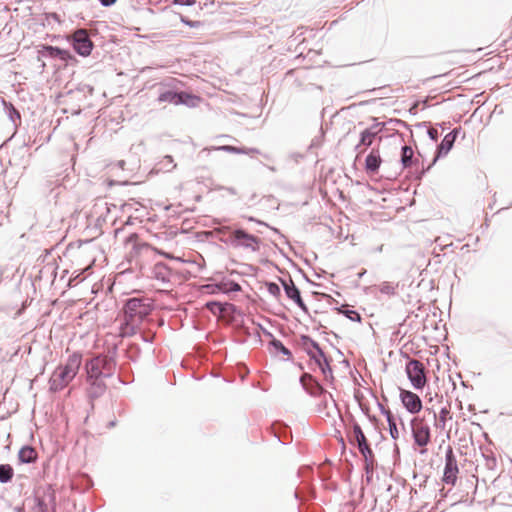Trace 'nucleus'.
Listing matches in <instances>:
<instances>
[{
  "instance_id": "f257e3e1",
  "label": "nucleus",
  "mask_w": 512,
  "mask_h": 512,
  "mask_svg": "<svg viewBox=\"0 0 512 512\" xmlns=\"http://www.w3.org/2000/svg\"><path fill=\"white\" fill-rule=\"evenodd\" d=\"M117 351L118 347L114 345L108 351V354H99L87 360L85 363V371L88 377L95 376L101 379L111 378L117 367Z\"/></svg>"
},
{
  "instance_id": "f03ea898",
  "label": "nucleus",
  "mask_w": 512,
  "mask_h": 512,
  "mask_svg": "<svg viewBox=\"0 0 512 512\" xmlns=\"http://www.w3.org/2000/svg\"><path fill=\"white\" fill-rule=\"evenodd\" d=\"M153 309L154 306L149 298L130 297L124 301L122 313L124 317L142 323Z\"/></svg>"
},
{
  "instance_id": "7ed1b4c3",
  "label": "nucleus",
  "mask_w": 512,
  "mask_h": 512,
  "mask_svg": "<svg viewBox=\"0 0 512 512\" xmlns=\"http://www.w3.org/2000/svg\"><path fill=\"white\" fill-rule=\"evenodd\" d=\"M228 242L233 248H243L257 252L260 250L261 239L248 233L243 228H235L230 233Z\"/></svg>"
},
{
  "instance_id": "20e7f679",
  "label": "nucleus",
  "mask_w": 512,
  "mask_h": 512,
  "mask_svg": "<svg viewBox=\"0 0 512 512\" xmlns=\"http://www.w3.org/2000/svg\"><path fill=\"white\" fill-rule=\"evenodd\" d=\"M32 512H49V505L55 507L56 493L51 484L39 486L34 491Z\"/></svg>"
},
{
  "instance_id": "39448f33",
  "label": "nucleus",
  "mask_w": 512,
  "mask_h": 512,
  "mask_svg": "<svg viewBox=\"0 0 512 512\" xmlns=\"http://www.w3.org/2000/svg\"><path fill=\"white\" fill-rule=\"evenodd\" d=\"M159 103L167 102L174 105H185L187 107H195L200 101V97L185 91L167 89L161 91L157 97Z\"/></svg>"
},
{
  "instance_id": "423d86ee",
  "label": "nucleus",
  "mask_w": 512,
  "mask_h": 512,
  "mask_svg": "<svg viewBox=\"0 0 512 512\" xmlns=\"http://www.w3.org/2000/svg\"><path fill=\"white\" fill-rule=\"evenodd\" d=\"M405 372L411 386L416 390H422L427 383L425 366L417 359L408 357Z\"/></svg>"
},
{
  "instance_id": "0eeeda50",
  "label": "nucleus",
  "mask_w": 512,
  "mask_h": 512,
  "mask_svg": "<svg viewBox=\"0 0 512 512\" xmlns=\"http://www.w3.org/2000/svg\"><path fill=\"white\" fill-rule=\"evenodd\" d=\"M295 343L307 354L310 361L315 365H320V361L326 356L319 343L312 339L309 335H300Z\"/></svg>"
},
{
  "instance_id": "6e6552de",
  "label": "nucleus",
  "mask_w": 512,
  "mask_h": 512,
  "mask_svg": "<svg viewBox=\"0 0 512 512\" xmlns=\"http://www.w3.org/2000/svg\"><path fill=\"white\" fill-rule=\"evenodd\" d=\"M412 438L414 443L419 447H422L420 454H425L427 449L425 448L431 440V430L427 424L418 423V419H411Z\"/></svg>"
},
{
  "instance_id": "1a4fd4ad",
  "label": "nucleus",
  "mask_w": 512,
  "mask_h": 512,
  "mask_svg": "<svg viewBox=\"0 0 512 512\" xmlns=\"http://www.w3.org/2000/svg\"><path fill=\"white\" fill-rule=\"evenodd\" d=\"M459 468L453 449L449 446L445 453V466L442 481L447 485L454 486L457 481Z\"/></svg>"
},
{
  "instance_id": "9d476101",
  "label": "nucleus",
  "mask_w": 512,
  "mask_h": 512,
  "mask_svg": "<svg viewBox=\"0 0 512 512\" xmlns=\"http://www.w3.org/2000/svg\"><path fill=\"white\" fill-rule=\"evenodd\" d=\"M278 280L284 289L286 297L292 300L305 314L310 316L309 309L301 296V291L294 281L291 278L289 280H285L281 277H279Z\"/></svg>"
},
{
  "instance_id": "9b49d317",
  "label": "nucleus",
  "mask_w": 512,
  "mask_h": 512,
  "mask_svg": "<svg viewBox=\"0 0 512 512\" xmlns=\"http://www.w3.org/2000/svg\"><path fill=\"white\" fill-rule=\"evenodd\" d=\"M74 378L62 365H59L49 379V391L57 393L63 390Z\"/></svg>"
},
{
  "instance_id": "f8f14e48",
  "label": "nucleus",
  "mask_w": 512,
  "mask_h": 512,
  "mask_svg": "<svg viewBox=\"0 0 512 512\" xmlns=\"http://www.w3.org/2000/svg\"><path fill=\"white\" fill-rule=\"evenodd\" d=\"M399 391L400 401L408 413L414 415L422 410V400L416 393L402 388H399Z\"/></svg>"
},
{
  "instance_id": "ddd939ff",
  "label": "nucleus",
  "mask_w": 512,
  "mask_h": 512,
  "mask_svg": "<svg viewBox=\"0 0 512 512\" xmlns=\"http://www.w3.org/2000/svg\"><path fill=\"white\" fill-rule=\"evenodd\" d=\"M72 45L74 50L82 56L89 55L93 47L86 30L83 29L74 32L72 35Z\"/></svg>"
},
{
  "instance_id": "4468645a",
  "label": "nucleus",
  "mask_w": 512,
  "mask_h": 512,
  "mask_svg": "<svg viewBox=\"0 0 512 512\" xmlns=\"http://www.w3.org/2000/svg\"><path fill=\"white\" fill-rule=\"evenodd\" d=\"M350 424L351 427L347 432L349 443L353 446H357V448L368 445L369 441L367 437L365 436L359 423L352 415L350 416Z\"/></svg>"
},
{
  "instance_id": "2eb2a0df",
  "label": "nucleus",
  "mask_w": 512,
  "mask_h": 512,
  "mask_svg": "<svg viewBox=\"0 0 512 512\" xmlns=\"http://www.w3.org/2000/svg\"><path fill=\"white\" fill-rule=\"evenodd\" d=\"M172 275L173 270L162 261L155 263L149 268V273H147L148 277L155 279L162 284L170 283Z\"/></svg>"
},
{
  "instance_id": "dca6fc26",
  "label": "nucleus",
  "mask_w": 512,
  "mask_h": 512,
  "mask_svg": "<svg viewBox=\"0 0 512 512\" xmlns=\"http://www.w3.org/2000/svg\"><path fill=\"white\" fill-rule=\"evenodd\" d=\"M87 382H88L89 386L86 390V393H87V397L91 403V409L93 410L94 409V403H93L94 400L101 397L105 393L107 386H106L105 382L103 381V379L95 377V376H93V377L87 376Z\"/></svg>"
},
{
  "instance_id": "f3484780",
  "label": "nucleus",
  "mask_w": 512,
  "mask_h": 512,
  "mask_svg": "<svg viewBox=\"0 0 512 512\" xmlns=\"http://www.w3.org/2000/svg\"><path fill=\"white\" fill-rule=\"evenodd\" d=\"M466 73L467 72L455 73L454 70H451L449 72H445V73H441V74H437V75H433V76H430L428 78H425V79L422 80V83L425 84V83H427L429 81H432V80L441 82L442 80H444L446 78L455 76L456 79H457L456 81H453V82L449 81L448 82V85H451V86L455 87L456 85L464 83V82L468 81L470 78L473 77V76H467Z\"/></svg>"
},
{
  "instance_id": "a211bd4d",
  "label": "nucleus",
  "mask_w": 512,
  "mask_h": 512,
  "mask_svg": "<svg viewBox=\"0 0 512 512\" xmlns=\"http://www.w3.org/2000/svg\"><path fill=\"white\" fill-rule=\"evenodd\" d=\"M382 164L379 148H372L365 158L364 168L367 174H377Z\"/></svg>"
},
{
  "instance_id": "6ab92c4d",
  "label": "nucleus",
  "mask_w": 512,
  "mask_h": 512,
  "mask_svg": "<svg viewBox=\"0 0 512 512\" xmlns=\"http://www.w3.org/2000/svg\"><path fill=\"white\" fill-rule=\"evenodd\" d=\"M401 170L413 169L419 166V160L414 156L411 146L403 145L400 152Z\"/></svg>"
},
{
  "instance_id": "aec40b11",
  "label": "nucleus",
  "mask_w": 512,
  "mask_h": 512,
  "mask_svg": "<svg viewBox=\"0 0 512 512\" xmlns=\"http://www.w3.org/2000/svg\"><path fill=\"white\" fill-rule=\"evenodd\" d=\"M212 293L221 292L224 294L241 291V285L229 278L223 277L219 282L210 285Z\"/></svg>"
},
{
  "instance_id": "412c9836",
  "label": "nucleus",
  "mask_w": 512,
  "mask_h": 512,
  "mask_svg": "<svg viewBox=\"0 0 512 512\" xmlns=\"http://www.w3.org/2000/svg\"><path fill=\"white\" fill-rule=\"evenodd\" d=\"M39 56L43 58H51L65 62L71 59V55L68 51L55 48L52 46L42 47V49L39 50Z\"/></svg>"
},
{
  "instance_id": "4be33fe9",
  "label": "nucleus",
  "mask_w": 512,
  "mask_h": 512,
  "mask_svg": "<svg viewBox=\"0 0 512 512\" xmlns=\"http://www.w3.org/2000/svg\"><path fill=\"white\" fill-rule=\"evenodd\" d=\"M206 307L212 312V313H223L226 310H229L233 314H237L239 316H243L242 311L234 304L231 303H222L219 301H209L206 303Z\"/></svg>"
},
{
  "instance_id": "5701e85b",
  "label": "nucleus",
  "mask_w": 512,
  "mask_h": 512,
  "mask_svg": "<svg viewBox=\"0 0 512 512\" xmlns=\"http://www.w3.org/2000/svg\"><path fill=\"white\" fill-rule=\"evenodd\" d=\"M375 139L373 134L366 128L360 132L359 142L354 147V150L358 152L357 158L373 145Z\"/></svg>"
},
{
  "instance_id": "b1692460",
  "label": "nucleus",
  "mask_w": 512,
  "mask_h": 512,
  "mask_svg": "<svg viewBox=\"0 0 512 512\" xmlns=\"http://www.w3.org/2000/svg\"><path fill=\"white\" fill-rule=\"evenodd\" d=\"M141 324L142 323H138L135 320L128 319L127 317H124L123 321L121 322V324L119 326L118 336L121 338L134 336L137 333L138 327Z\"/></svg>"
},
{
  "instance_id": "393cba45",
  "label": "nucleus",
  "mask_w": 512,
  "mask_h": 512,
  "mask_svg": "<svg viewBox=\"0 0 512 512\" xmlns=\"http://www.w3.org/2000/svg\"><path fill=\"white\" fill-rule=\"evenodd\" d=\"M268 349L272 356L283 355L286 356V361H292V352L288 349L282 341L277 338H273V342L268 343Z\"/></svg>"
},
{
  "instance_id": "a878e982",
  "label": "nucleus",
  "mask_w": 512,
  "mask_h": 512,
  "mask_svg": "<svg viewBox=\"0 0 512 512\" xmlns=\"http://www.w3.org/2000/svg\"><path fill=\"white\" fill-rule=\"evenodd\" d=\"M455 141L453 136L445 135L441 142L438 144L434 155V162H437L440 158L445 157L453 148Z\"/></svg>"
},
{
  "instance_id": "bb28decb",
  "label": "nucleus",
  "mask_w": 512,
  "mask_h": 512,
  "mask_svg": "<svg viewBox=\"0 0 512 512\" xmlns=\"http://www.w3.org/2000/svg\"><path fill=\"white\" fill-rule=\"evenodd\" d=\"M273 428L275 430V437L281 444L286 445L290 443L292 436L290 428L287 424L283 422H275L273 424Z\"/></svg>"
},
{
  "instance_id": "cd10ccee",
  "label": "nucleus",
  "mask_w": 512,
  "mask_h": 512,
  "mask_svg": "<svg viewBox=\"0 0 512 512\" xmlns=\"http://www.w3.org/2000/svg\"><path fill=\"white\" fill-rule=\"evenodd\" d=\"M81 363L82 354L80 352H74L68 357L67 362L62 365V367L68 371L72 377H76L81 367Z\"/></svg>"
},
{
  "instance_id": "c85d7f7f",
  "label": "nucleus",
  "mask_w": 512,
  "mask_h": 512,
  "mask_svg": "<svg viewBox=\"0 0 512 512\" xmlns=\"http://www.w3.org/2000/svg\"><path fill=\"white\" fill-rule=\"evenodd\" d=\"M37 460V452L30 445H24L18 452V461L21 464H31Z\"/></svg>"
},
{
  "instance_id": "c756f323",
  "label": "nucleus",
  "mask_w": 512,
  "mask_h": 512,
  "mask_svg": "<svg viewBox=\"0 0 512 512\" xmlns=\"http://www.w3.org/2000/svg\"><path fill=\"white\" fill-rule=\"evenodd\" d=\"M212 149L216 150V151H225V152L232 153V154H247V155L261 154L259 149L253 148V147L247 148V147H236V146H232V145H221V146L213 147Z\"/></svg>"
},
{
  "instance_id": "7c9ffc66",
  "label": "nucleus",
  "mask_w": 512,
  "mask_h": 512,
  "mask_svg": "<svg viewBox=\"0 0 512 512\" xmlns=\"http://www.w3.org/2000/svg\"><path fill=\"white\" fill-rule=\"evenodd\" d=\"M0 101L3 105L5 114L11 120L15 127H17V121L21 122V114L19 110L10 102L0 97Z\"/></svg>"
},
{
  "instance_id": "2f4dec72",
  "label": "nucleus",
  "mask_w": 512,
  "mask_h": 512,
  "mask_svg": "<svg viewBox=\"0 0 512 512\" xmlns=\"http://www.w3.org/2000/svg\"><path fill=\"white\" fill-rule=\"evenodd\" d=\"M331 361H332L331 357L326 355L320 361V365H317V366L319 367L322 375L324 376V379L327 382L333 383L335 378H334L333 370H332V367H331Z\"/></svg>"
},
{
  "instance_id": "473e14b6",
  "label": "nucleus",
  "mask_w": 512,
  "mask_h": 512,
  "mask_svg": "<svg viewBox=\"0 0 512 512\" xmlns=\"http://www.w3.org/2000/svg\"><path fill=\"white\" fill-rule=\"evenodd\" d=\"M301 387L307 394H309L312 397H319V396L323 395L324 393H326V390L324 389V387L321 385V383L319 382V380L317 378H316V383L309 382V383L304 384Z\"/></svg>"
},
{
  "instance_id": "72a5a7b5",
  "label": "nucleus",
  "mask_w": 512,
  "mask_h": 512,
  "mask_svg": "<svg viewBox=\"0 0 512 512\" xmlns=\"http://www.w3.org/2000/svg\"><path fill=\"white\" fill-rule=\"evenodd\" d=\"M429 412L433 413V418L435 420V427L438 429H445L446 420L447 418H451L450 416V410L447 407H442L440 409L439 415L435 413V411L427 409Z\"/></svg>"
},
{
  "instance_id": "f704fd0d",
  "label": "nucleus",
  "mask_w": 512,
  "mask_h": 512,
  "mask_svg": "<svg viewBox=\"0 0 512 512\" xmlns=\"http://www.w3.org/2000/svg\"><path fill=\"white\" fill-rule=\"evenodd\" d=\"M334 310L337 311L338 314L343 315L352 322L360 323L362 321V316L360 315V313H358L356 310L349 309L345 305L335 307Z\"/></svg>"
},
{
  "instance_id": "c9c22d12",
  "label": "nucleus",
  "mask_w": 512,
  "mask_h": 512,
  "mask_svg": "<svg viewBox=\"0 0 512 512\" xmlns=\"http://www.w3.org/2000/svg\"><path fill=\"white\" fill-rule=\"evenodd\" d=\"M176 167L174 159L171 155H165L161 161H159L154 169L156 172H170Z\"/></svg>"
},
{
  "instance_id": "e433bc0d",
  "label": "nucleus",
  "mask_w": 512,
  "mask_h": 512,
  "mask_svg": "<svg viewBox=\"0 0 512 512\" xmlns=\"http://www.w3.org/2000/svg\"><path fill=\"white\" fill-rule=\"evenodd\" d=\"M436 162H434V159L428 166H424L423 164L419 163V166L415 167L413 171H411V178L416 181H420L429 171L430 169L435 165Z\"/></svg>"
},
{
  "instance_id": "4c0bfd02",
  "label": "nucleus",
  "mask_w": 512,
  "mask_h": 512,
  "mask_svg": "<svg viewBox=\"0 0 512 512\" xmlns=\"http://www.w3.org/2000/svg\"><path fill=\"white\" fill-rule=\"evenodd\" d=\"M14 469L10 464H0V483L6 484L12 481Z\"/></svg>"
},
{
  "instance_id": "58836bf2",
  "label": "nucleus",
  "mask_w": 512,
  "mask_h": 512,
  "mask_svg": "<svg viewBox=\"0 0 512 512\" xmlns=\"http://www.w3.org/2000/svg\"><path fill=\"white\" fill-rule=\"evenodd\" d=\"M373 124L370 127H367L366 129L370 131L375 138H378L379 141L382 139V132L387 126V122H379L376 118H373Z\"/></svg>"
},
{
  "instance_id": "ea45409f",
  "label": "nucleus",
  "mask_w": 512,
  "mask_h": 512,
  "mask_svg": "<svg viewBox=\"0 0 512 512\" xmlns=\"http://www.w3.org/2000/svg\"><path fill=\"white\" fill-rule=\"evenodd\" d=\"M358 450H359L360 454L364 458V464H367V463H377L376 459H375L374 452L371 449L370 444H368L366 446H363V447H360V448H358Z\"/></svg>"
},
{
  "instance_id": "a19ab883",
  "label": "nucleus",
  "mask_w": 512,
  "mask_h": 512,
  "mask_svg": "<svg viewBox=\"0 0 512 512\" xmlns=\"http://www.w3.org/2000/svg\"><path fill=\"white\" fill-rule=\"evenodd\" d=\"M265 287L270 295L274 298L279 299L281 297V288L280 286L272 281H267L265 283Z\"/></svg>"
},
{
  "instance_id": "79ce46f5",
  "label": "nucleus",
  "mask_w": 512,
  "mask_h": 512,
  "mask_svg": "<svg viewBox=\"0 0 512 512\" xmlns=\"http://www.w3.org/2000/svg\"><path fill=\"white\" fill-rule=\"evenodd\" d=\"M140 353H141V349L138 344L130 343L128 345V358L131 361L136 362Z\"/></svg>"
},
{
  "instance_id": "37998d69",
  "label": "nucleus",
  "mask_w": 512,
  "mask_h": 512,
  "mask_svg": "<svg viewBox=\"0 0 512 512\" xmlns=\"http://www.w3.org/2000/svg\"><path fill=\"white\" fill-rule=\"evenodd\" d=\"M396 287L397 285H394L391 282H383L380 285L379 291L385 295H394L396 293Z\"/></svg>"
},
{
  "instance_id": "c03bdc74",
  "label": "nucleus",
  "mask_w": 512,
  "mask_h": 512,
  "mask_svg": "<svg viewBox=\"0 0 512 512\" xmlns=\"http://www.w3.org/2000/svg\"><path fill=\"white\" fill-rule=\"evenodd\" d=\"M377 463H367L364 464V471L366 474V480L367 482H371L374 468L376 467Z\"/></svg>"
},
{
  "instance_id": "a18cd8bd",
  "label": "nucleus",
  "mask_w": 512,
  "mask_h": 512,
  "mask_svg": "<svg viewBox=\"0 0 512 512\" xmlns=\"http://www.w3.org/2000/svg\"><path fill=\"white\" fill-rule=\"evenodd\" d=\"M314 382L316 383V377H314L311 373L303 372V374L299 378V383L303 386L306 383Z\"/></svg>"
},
{
  "instance_id": "49530a36",
  "label": "nucleus",
  "mask_w": 512,
  "mask_h": 512,
  "mask_svg": "<svg viewBox=\"0 0 512 512\" xmlns=\"http://www.w3.org/2000/svg\"><path fill=\"white\" fill-rule=\"evenodd\" d=\"M485 457V460H486V466L489 468V469H494L497 465V460H496V457L494 454H490V455H484Z\"/></svg>"
},
{
  "instance_id": "de8ad7c7",
  "label": "nucleus",
  "mask_w": 512,
  "mask_h": 512,
  "mask_svg": "<svg viewBox=\"0 0 512 512\" xmlns=\"http://www.w3.org/2000/svg\"><path fill=\"white\" fill-rule=\"evenodd\" d=\"M387 125H398V126H401V127H404L406 129H410V125L408 123H406L405 121L401 120V119H397V118H391L387 121Z\"/></svg>"
},
{
  "instance_id": "09e8293b",
  "label": "nucleus",
  "mask_w": 512,
  "mask_h": 512,
  "mask_svg": "<svg viewBox=\"0 0 512 512\" xmlns=\"http://www.w3.org/2000/svg\"><path fill=\"white\" fill-rule=\"evenodd\" d=\"M152 249L153 248L147 243L135 244L133 246V250L135 253H140L142 251H150Z\"/></svg>"
},
{
  "instance_id": "8fccbe9b",
  "label": "nucleus",
  "mask_w": 512,
  "mask_h": 512,
  "mask_svg": "<svg viewBox=\"0 0 512 512\" xmlns=\"http://www.w3.org/2000/svg\"><path fill=\"white\" fill-rule=\"evenodd\" d=\"M154 250L156 253H158L161 256H164L167 259L183 262V260L180 257L174 256L171 253H168L163 250L156 249V248Z\"/></svg>"
},
{
  "instance_id": "3c124183",
  "label": "nucleus",
  "mask_w": 512,
  "mask_h": 512,
  "mask_svg": "<svg viewBox=\"0 0 512 512\" xmlns=\"http://www.w3.org/2000/svg\"><path fill=\"white\" fill-rule=\"evenodd\" d=\"M389 434L393 440H396L399 437V432L397 429V423L388 424Z\"/></svg>"
},
{
  "instance_id": "603ef678",
  "label": "nucleus",
  "mask_w": 512,
  "mask_h": 512,
  "mask_svg": "<svg viewBox=\"0 0 512 512\" xmlns=\"http://www.w3.org/2000/svg\"><path fill=\"white\" fill-rule=\"evenodd\" d=\"M427 135L434 142H436L439 138V132L437 129L434 128L427 129Z\"/></svg>"
},
{
  "instance_id": "864d4df0",
  "label": "nucleus",
  "mask_w": 512,
  "mask_h": 512,
  "mask_svg": "<svg viewBox=\"0 0 512 512\" xmlns=\"http://www.w3.org/2000/svg\"><path fill=\"white\" fill-rule=\"evenodd\" d=\"M431 99H432V97H431V96H427V97H425V98H424V99H422V100H417V101L415 102V105L422 104V105H423V109L428 108V107H430V106H431V103H430Z\"/></svg>"
},
{
  "instance_id": "5fc2aeb1",
  "label": "nucleus",
  "mask_w": 512,
  "mask_h": 512,
  "mask_svg": "<svg viewBox=\"0 0 512 512\" xmlns=\"http://www.w3.org/2000/svg\"><path fill=\"white\" fill-rule=\"evenodd\" d=\"M234 229H232L230 226H221L219 228L216 229V232L221 234V235H230V233L233 231Z\"/></svg>"
},
{
  "instance_id": "6e6d98bb",
  "label": "nucleus",
  "mask_w": 512,
  "mask_h": 512,
  "mask_svg": "<svg viewBox=\"0 0 512 512\" xmlns=\"http://www.w3.org/2000/svg\"><path fill=\"white\" fill-rule=\"evenodd\" d=\"M461 131H462L461 127H456L452 131H450L447 135L453 136V140L456 141V139H457L458 135L461 133Z\"/></svg>"
},
{
  "instance_id": "4d7b16f0",
  "label": "nucleus",
  "mask_w": 512,
  "mask_h": 512,
  "mask_svg": "<svg viewBox=\"0 0 512 512\" xmlns=\"http://www.w3.org/2000/svg\"><path fill=\"white\" fill-rule=\"evenodd\" d=\"M260 329L262 330L263 334L270 338V342H273V338H276L269 330L264 328L261 324H259Z\"/></svg>"
},
{
  "instance_id": "13d9d810",
  "label": "nucleus",
  "mask_w": 512,
  "mask_h": 512,
  "mask_svg": "<svg viewBox=\"0 0 512 512\" xmlns=\"http://www.w3.org/2000/svg\"><path fill=\"white\" fill-rule=\"evenodd\" d=\"M377 406H378V409L380 411V413L385 417L386 415L389 414V412H391L388 408H386L383 404H381L380 402L377 403Z\"/></svg>"
},
{
  "instance_id": "bf43d9fd",
  "label": "nucleus",
  "mask_w": 512,
  "mask_h": 512,
  "mask_svg": "<svg viewBox=\"0 0 512 512\" xmlns=\"http://www.w3.org/2000/svg\"><path fill=\"white\" fill-rule=\"evenodd\" d=\"M78 91H81V92H87L89 94H92L93 92V87L90 86V85H87V84H83L82 86H80L78 88Z\"/></svg>"
},
{
  "instance_id": "052dcab7",
  "label": "nucleus",
  "mask_w": 512,
  "mask_h": 512,
  "mask_svg": "<svg viewBox=\"0 0 512 512\" xmlns=\"http://www.w3.org/2000/svg\"><path fill=\"white\" fill-rule=\"evenodd\" d=\"M385 418L388 424L396 423V418L392 412H389V414L386 415Z\"/></svg>"
},
{
  "instance_id": "680f3d73",
  "label": "nucleus",
  "mask_w": 512,
  "mask_h": 512,
  "mask_svg": "<svg viewBox=\"0 0 512 512\" xmlns=\"http://www.w3.org/2000/svg\"><path fill=\"white\" fill-rule=\"evenodd\" d=\"M194 2L195 0H176V3L180 5H191Z\"/></svg>"
},
{
  "instance_id": "e2e57ef3",
  "label": "nucleus",
  "mask_w": 512,
  "mask_h": 512,
  "mask_svg": "<svg viewBox=\"0 0 512 512\" xmlns=\"http://www.w3.org/2000/svg\"><path fill=\"white\" fill-rule=\"evenodd\" d=\"M141 339L144 342L152 343L154 338H153V336H147V335L142 334Z\"/></svg>"
},
{
  "instance_id": "0e129e2a",
  "label": "nucleus",
  "mask_w": 512,
  "mask_h": 512,
  "mask_svg": "<svg viewBox=\"0 0 512 512\" xmlns=\"http://www.w3.org/2000/svg\"><path fill=\"white\" fill-rule=\"evenodd\" d=\"M222 189L226 190L231 195H236L237 194L236 189L233 188V187H223Z\"/></svg>"
},
{
  "instance_id": "69168bd1",
  "label": "nucleus",
  "mask_w": 512,
  "mask_h": 512,
  "mask_svg": "<svg viewBox=\"0 0 512 512\" xmlns=\"http://www.w3.org/2000/svg\"><path fill=\"white\" fill-rule=\"evenodd\" d=\"M229 235L226 237L225 235H222V237L219 238V241H221L222 243L226 244V245H229Z\"/></svg>"
},
{
  "instance_id": "338daca9",
  "label": "nucleus",
  "mask_w": 512,
  "mask_h": 512,
  "mask_svg": "<svg viewBox=\"0 0 512 512\" xmlns=\"http://www.w3.org/2000/svg\"><path fill=\"white\" fill-rule=\"evenodd\" d=\"M117 425V420L116 419H113L111 421L108 422L107 424V428H113Z\"/></svg>"
},
{
  "instance_id": "774afa93",
  "label": "nucleus",
  "mask_w": 512,
  "mask_h": 512,
  "mask_svg": "<svg viewBox=\"0 0 512 512\" xmlns=\"http://www.w3.org/2000/svg\"><path fill=\"white\" fill-rule=\"evenodd\" d=\"M15 512H25V509L23 506H16L14 507Z\"/></svg>"
}]
</instances>
